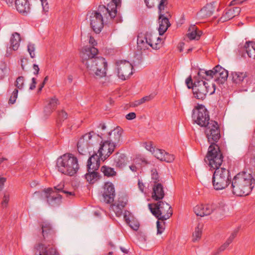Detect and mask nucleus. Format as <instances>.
Listing matches in <instances>:
<instances>
[{"mask_svg": "<svg viewBox=\"0 0 255 255\" xmlns=\"http://www.w3.org/2000/svg\"><path fill=\"white\" fill-rule=\"evenodd\" d=\"M98 53L97 48L85 46L81 52L80 56L88 73L96 79H101L106 76L108 64L104 58L96 56Z\"/></svg>", "mask_w": 255, "mask_h": 255, "instance_id": "1", "label": "nucleus"}, {"mask_svg": "<svg viewBox=\"0 0 255 255\" xmlns=\"http://www.w3.org/2000/svg\"><path fill=\"white\" fill-rule=\"evenodd\" d=\"M255 184V179L252 173L242 171L237 174L233 178L230 185L232 193L238 196L250 194Z\"/></svg>", "mask_w": 255, "mask_h": 255, "instance_id": "2", "label": "nucleus"}, {"mask_svg": "<svg viewBox=\"0 0 255 255\" xmlns=\"http://www.w3.org/2000/svg\"><path fill=\"white\" fill-rule=\"evenodd\" d=\"M42 233L47 244L39 243L36 245L34 249L39 252V255H58L56 248L53 245L55 232L51 224L47 222H43L41 225Z\"/></svg>", "mask_w": 255, "mask_h": 255, "instance_id": "3", "label": "nucleus"}, {"mask_svg": "<svg viewBox=\"0 0 255 255\" xmlns=\"http://www.w3.org/2000/svg\"><path fill=\"white\" fill-rule=\"evenodd\" d=\"M56 168L62 174L73 176L79 168L78 159L71 153H65L57 159Z\"/></svg>", "mask_w": 255, "mask_h": 255, "instance_id": "4", "label": "nucleus"}, {"mask_svg": "<svg viewBox=\"0 0 255 255\" xmlns=\"http://www.w3.org/2000/svg\"><path fill=\"white\" fill-rule=\"evenodd\" d=\"M231 177L229 170L225 168H217L212 177V183L216 190H222L231 184Z\"/></svg>", "mask_w": 255, "mask_h": 255, "instance_id": "5", "label": "nucleus"}, {"mask_svg": "<svg viewBox=\"0 0 255 255\" xmlns=\"http://www.w3.org/2000/svg\"><path fill=\"white\" fill-rule=\"evenodd\" d=\"M148 206L151 213L158 220L164 221L172 215L171 206L165 202L159 201L155 204H148Z\"/></svg>", "mask_w": 255, "mask_h": 255, "instance_id": "6", "label": "nucleus"}, {"mask_svg": "<svg viewBox=\"0 0 255 255\" xmlns=\"http://www.w3.org/2000/svg\"><path fill=\"white\" fill-rule=\"evenodd\" d=\"M204 161L213 169L220 168L223 161V156L218 144L210 145Z\"/></svg>", "mask_w": 255, "mask_h": 255, "instance_id": "7", "label": "nucleus"}, {"mask_svg": "<svg viewBox=\"0 0 255 255\" xmlns=\"http://www.w3.org/2000/svg\"><path fill=\"white\" fill-rule=\"evenodd\" d=\"M194 85L193 93L197 99L203 100L208 93L209 95H212L215 93L216 89L215 84H212V86L210 87L208 83L202 80L197 79L195 80Z\"/></svg>", "mask_w": 255, "mask_h": 255, "instance_id": "8", "label": "nucleus"}, {"mask_svg": "<svg viewBox=\"0 0 255 255\" xmlns=\"http://www.w3.org/2000/svg\"><path fill=\"white\" fill-rule=\"evenodd\" d=\"M192 120L201 127H205L210 122L209 112L203 105L198 104L192 110Z\"/></svg>", "mask_w": 255, "mask_h": 255, "instance_id": "9", "label": "nucleus"}, {"mask_svg": "<svg viewBox=\"0 0 255 255\" xmlns=\"http://www.w3.org/2000/svg\"><path fill=\"white\" fill-rule=\"evenodd\" d=\"M34 195L40 197H44L46 199L47 204L51 207H57L62 202V195L55 192L52 188L44 189L43 193L36 191Z\"/></svg>", "mask_w": 255, "mask_h": 255, "instance_id": "10", "label": "nucleus"}, {"mask_svg": "<svg viewBox=\"0 0 255 255\" xmlns=\"http://www.w3.org/2000/svg\"><path fill=\"white\" fill-rule=\"evenodd\" d=\"M205 133L210 145L217 144L221 137L220 129L218 123L211 120L209 124L205 126Z\"/></svg>", "mask_w": 255, "mask_h": 255, "instance_id": "11", "label": "nucleus"}, {"mask_svg": "<svg viewBox=\"0 0 255 255\" xmlns=\"http://www.w3.org/2000/svg\"><path fill=\"white\" fill-rule=\"evenodd\" d=\"M121 0H112L111 3H109L106 7L103 5L99 6L97 11H94L95 12L100 13L103 17L106 18L110 17L114 18L117 13V8L121 6Z\"/></svg>", "mask_w": 255, "mask_h": 255, "instance_id": "12", "label": "nucleus"}, {"mask_svg": "<svg viewBox=\"0 0 255 255\" xmlns=\"http://www.w3.org/2000/svg\"><path fill=\"white\" fill-rule=\"evenodd\" d=\"M117 73L119 78L125 80L132 74L133 66L127 60H121L116 62Z\"/></svg>", "mask_w": 255, "mask_h": 255, "instance_id": "13", "label": "nucleus"}, {"mask_svg": "<svg viewBox=\"0 0 255 255\" xmlns=\"http://www.w3.org/2000/svg\"><path fill=\"white\" fill-rule=\"evenodd\" d=\"M96 135L94 131H90L88 133L83 135L79 140L77 143V149L80 154L83 155L86 153L87 149L91 144L89 140L92 137Z\"/></svg>", "mask_w": 255, "mask_h": 255, "instance_id": "14", "label": "nucleus"}, {"mask_svg": "<svg viewBox=\"0 0 255 255\" xmlns=\"http://www.w3.org/2000/svg\"><path fill=\"white\" fill-rule=\"evenodd\" d=\"M116 147L114 144H112L106 140L101 141L100 147L98 151L101 159L103 161L107 159L114 152Z\"/></svg>", "mask_w": 255, "mask_h": 255, "instance_id": "15", "label": "nucleus"}, {"mask_svg": "<svg viewBox=\"0 0 255 255\" xmlns=\"http://www.w3.org/2000/svg\"><path fill=\"white\" fill-rule=\"evenodd\" d=\"M90 25L93 31L96 33H99L104 26L103 16L94 11L90 15Z\"/></svg>", "mask_w": 255, "mask_h": 255, "instance_id": "16", "label": "nucleus"}, {"mask_svg": "<svg viewBox=\"0 0 255 255\" xmlns=\"http://www.w3.org/2000/svg\"><path fill=\"white\" fill-rule=\"evenodd\" d=\"M219 208L215 204L197 205L194 208V211L198 216L203 217L211 214Z\"/></svg>", "mask_w": 255, "mask_h": 255, "instance_id": "17", "label": "nucleus"}, {"mask_svg": "<svg viewBox=\"0 0 255 255\" xmlns=\"http://www.w3.org/2000/svg\"><path fill=\"white\" fill-rule=\"evenodd\" d=\"M103 196L106 203L110 204L114 202L115 190L114 186L112 183L107 182L105 184Z\"/></svg>", "mask_w": 255, "mask_h": 255, "instance_id": "18", "label": "nucleus"}, {"mask_svg": "<svg viewBox=\"0 0 255 255\" xmlns=\"http://www.w3.org/2000/svg\"><path fill=\"white\" fill-rule=\"evenodd\" d=\"M215 81L219 84L224 83L228 77V71L218 65L214 67Z\"/></svg>", "mask_w": 255, "mask_h": 255, "instance_id": "19", "label": "nucleus"}, {"mask_svg": "<svg viewBox=\"0 0 255 255\" xmlns=\"http://www.w3.org/2000/svg\"><path fill=\"white\" fill-rule=\"evenodd\" d=\"M167 15H164V14H159V28L158 31L160 35H163L167 30L168 28L170 26L168 16H171L170 14L166 12Z\"/></svg>", "mask_w": 255, "mask_h": 255, "instance_id": "20", "label": "nucleus"}, {"mask_svg": "<svg viewBox=\"0 0 255 255\" xmlns=\"http://www.w3.org/2000/svg\"><path fill=\"white\" fill-rule=\"evenodd\" d=\"M128 202L127 198L122 196L118 198L117 202L112 205V208L117 217H120L123 213V209Z\"/></svg>", "mask_w": 255, "mask_h": 255, "instance_id": "21", "label": "nucleus"}, {"mask_svg": "<svg viewBox=\"0 0 255 255\" xmlns=\"http://www.w3.org/2000/svg\"><path fill=\"white\" fill-rule=\"evenodd\" d=\"M215 2L207 4L198 13L197 16L200 19H204L210 16L215 9Z\"/></svg>", "mask_w": 255, "mask_h": 255, "instance_id": "22", "label": "nucleus"}, {"mask_svg": "<svg viewBox=\"0 0 255 255\" xmlns=\"http://www.w3.org/2000/svg\"><path fill=\"white\" fill-rule=\"evenodd\" d=\"M240 12L241 8L239 7H235L232 8L228 9L223 16L220 18L219 21L221 22L227 21L238 15Z\"/></svg>", "mask_w": 255, "mask_h": 255, "instance_id": "23", "label": "nucleus"}, {"mask_svg": "<svg viewBox=\"0 0 255 255\" xmlns=\"http://www.w3.org/2000/svg\"><path fill=\"white\" fill-rule=\"evenodd\" d=\"M108 135L106 140L110 142L111 143L114 144L117 147L121 140L122 131L118 128L115 129L109 132Z\"/></svg>", "mask_w": 255, "mask_h": 255, "instance_id": "24", "label": "nucleus"}, {"mask_svg": "<svg viewBox=\"0 0 255 255\" xmlns=\"http://www.w3.org/2000/svg\"><path fill=\"white\" fill-rule=\"evenodd\" d=\"M98 153L93 154L88 160L87 169L97 170L100 165V156Z\"/></svg>", "mask_w": 255, "mask_h": 255, "instance_id": "25", "label": "nucleus"}, {"mask_svg": "<svg viewBox=\"0 0 255 255\" xmlns=\"http://www.w3.org/2000/svg\"><path fill=\"white\" fill-rule=\"evenodd\" d=\"M163 187L161 183L155 184L153 187L152 198L155 201H160L164 197Z\"/></svg>", "mask_w": 255, "mask_h": 255, "instance_id": "26", "label": "nucleus"}, {"mask_svg": "<svg viewBox=\"0 0 255 255\" xmlns=\"http://www.w3.org/2000/svg\"><path fill=\"white\" fill-rule=\"evenodd\" d=\"M15 5L19 13L24 14L29 11V3L27 0H15Z\"/></svg>", "mask_w": 255, "mask_h": 255, "instance_id": "27", "label": "nucleus"}, {"mask_svg": "<svg viewBox=\"0 0 255 255\" xmlns=\"http://www.w3.org/2000/svg\"><path fill=\"white\" fill-rule=\"evenodd\" d=\"M114 163L117 167L123 168L126 165V156L124 154L117 152L114 155Z\"/></svg>", "mask_w": 255, "mask_h": 255, "instance_id": "28", "label": "nucleus"}, {"mask_svg": "<svg viewBox=\"0 0 255 255\" xmlns=\"http://www.w3.org/2000/svg\"><path fill=\"white\" fill-rule=\"evenodd\" d=\"M20 41L21 37L19 33L17 32L13 33L10 39L9 48L14 51L17 50L19 47Z\"/></svg>", "mask_w": 255, "mask_h": 255, "instance_id": "29", "label": "nucleus"}, {"mask_svg": "<svg viewBox=\"0 0 255 255\" xmlns=\"http://www.w3.org/2000/svg\"><path fill=\"white\" fill-rule=\"evenodd\" d=\"M143 37L145 39V40L147 41L149 43V45L153 49H157V44L155 43L153 44L154 40L157 39V41L160 40V38L157 37L156 34L155 36H154L151 32L147 31L145 33H142Z\"/></svg>", "mask_w": 255, "mask_h": 255, "instance_id": "30", "label": "nucleus"}, {"mask_svg": "<svg viewBox=\"0 0 255 255\" xmlns=\"http://www.w3.org/2000/svg\"><path fill=\"white\" fill-rule=\"evenodd\" d=\"M58 104V100L55 97L52 98L49 101L48 105L44 108V113L45 116L48 117L50 115L53 111L55 110Z\"/></svg>", "mask_w": 255, "mask_h": 255, "instance_id": "31", "label": "nucleus"}, {"mask_svg": "<svg viewBox=\"0 0 255 255\" xmlns=\"http://www.w3.org/2000/svg\"><path fill=\"white\" fill-rule=\"evenodd\" d=\"M198 76L201 80H205L209 81L212 78H215L214 68L212 70H205L204 69H200L198 73Z\"/></svg>", "mask_w": 255, "mask_h": 255, "instance_id": "32", "label": "nucleus"}, {"mask_svg": "<svg viewBox=\"0 0 255 255\" xmlns=\"http://www.w3.org/2000/svg\"><path fill=\"white\" fill-rule=\"evenodd\" d=\"M88 173L85 174L87 181L90 183L93 184L96 182L100 178V174L95 170L87 169Z\"/></svg>", "mask_w": 255, "mask_h": 255, "instance_id": "33", "label": "nucleus"}, {"mask_svg": "<svg viewBox=\"0 0 255 255\" xmlns=\"http://www.w3.org/2000/svg\"><path fill=\"white\" fill-rule=\"evenodd\" d=\"M188 31V37L191 40H198L202 34V32L198 30L195 25L190 26Z\"/></svg>", "mask_w": 255, "mask_h": 255, "instance_id": "34", "label": "nucleus"}, {"mask_svg": "<svg viewBox=\"0 0 255 255\" xmlns=\"http://www.w3.org/2000/svg\"><path fill=\"white\" fill-rule=\"evenodd\" d=\"M149 46V43L147 41L145 40V39L143 37L142 33L139 34L137 39V50L140 51L145 50L148 48Z\"/></svg>", "mask_w": 255, "mask_h": 255, "instance_id": "35", "label": "nucleus"}, {"mask_svg": "<svg viewBox=\"0 0 255 255\" xmlns=\"http://www.w3.org/2000/svg\"><path fill=\"white\" fill-rule=\"evenodd\" d=\"M233 82L236 84L241 83L244 79L247 77L246 73L239 72H232L231 73Z\"/></svg>", "mask_w": 255, "mask_h": 255, "instance_id": "36", "label": "nucleus"}, {"mask_svg": "<svg viewBox=\"0 0 255 255\" xmlns=\"http://www.w3.org/2000/svg\"><path fill=\"white\" fill-rule=\"evenodd\" d=\"M244 48L248 56L255 59V43L251 41L246 42Z\"/></svg>", "mask_w": 255, "mask_h": 255, "instance_id": "37", "label": "nucleus"}, {"mask_svg": "<svg viewBox=\"0 0 255 255\" xmlns=\"http://www.w3.org/2000/svg\"><path fill=\"white\" fill-rule=\"evenodd\" d=\"M101 171L103 173L104 176L107 177H113L117 174V172L113 168L106 165L101 167Z\"/></svg>", "mask_w": 255, "mask_h": 255, "instance_id": "38", "label": "nucleus"}, {"mask_svg": "<svg viewBox=\"0 0 255 255\" xmlns=\"http://www.w3.org/2000/svg\"><path fill=\"white\" fill-rule=\"evenodd\" d=\"M68 118L67 113L62 110L60 111H59L58 113V117L57 119V125L58 127H60L62 125V122H63L65 120L67 119Z\"/></svg>", "mask_w": 255, "mask_h": 255, "instance_id": "39", "label": "nucleus"}, {"mask_svg": "<svg viewBox=\"0 0 255 255\" xmlns=\"http://www.w3.org/2000/svg\"><path fill=\"white\" fill-rule=\"evenodd\" d=\"M124 218L127 223L129 227L134 231H137L139 227V224L137 221L132 220L130 221L128 217L126 215H125Z\"/></svg>", "mask_w": 255, "mask_h": 255, "instance_id": "40", "label": "nucleus"}, {"mask_svg": "<svg viewBox=\"0 0 255 255\" xmlns=\"http://www.w3.org/2000/svg\"><path fill=\"white\" fill-rule=\"evenodd\" d=\"M168 4L167 0H160L158 5V13L164 14V10L167 8Z\"/></svg>", "mask_w": 255, "mask_h": 255, "instance_id": "41", "label": "nucleus"}, {"mask_svg": "<svg viewBox=\"0 0 255 255\" xmlns=\"http://www.w3.org/2000/svg\"><path fill=\"white\" fill-rule=\"evenodd\" d=\"M153 96H152V95L145 96L138 100L135 101L132 104V106L137 107V106L145 103V102L149 101L151 100V99H153Z\"/></svg>", "mask_w": 255, "mask_h": 255, "instance_id": "42", "label": "nucleus"}, {"mask_svg": "<svg viewBox=\"0 0 255 255\" xmlns=\"http://www.w3.org/2000/svg\"><path fill=\"white\" fill-rule=\"evenodd\" d=\"M24 84V78L23 76H19L16 80L14 86L17 89H22L23 88Z\"/></svg>", "mask_w": 255, "mask_h": 255, "instance_id": "43", "label": "nucleus"}, {"mask_svg": "<svg viewBox=\"0 0 255 255\" xmlns=\"http://www.w3.org/2000/svg\"><path fill=\"white\" fill-rule=\"evenodd\" d=\"M202 234L201 229L199 228V226L195 228L194 232L193 233V241L196 242L199 240L201 238Z\"/></svg>", "mask_w": 255, "mask_h": 255, "instance_id": "44", "label": "nucleus"}, {"mask_svg": "<svg viewBox=\"0 0 255 255\" xmlns=\"http://www.w3.org/2000/svg\"><path fill=\"white\" fill-rule=\"evenodd\" d=\"M165 151L164 150L160 149H156L154 150L153 154L157 159L162 161L163 158L164 157V154Z\"/></svg>", "mask_w": 255, "mask_h": 255, "instance_id": "45", "label": "nucleus"}, {"mask_svg": "<svg viewBox=\"0 0 255 255\" xmlns=\"http://www.w3.org/2000/svg\"><path fill=\"white\" fill-rule=\"evenodd\" d=\"M151 179L154 180L155 184L158 183L159 181V176L157 170L155 168H153L151 170Z\"/></svg>", "mask_w": 255, "mask_h": 255, "instance_id": "46", "label": "nucleus"}, {"mask_svg": "<svg viewBox=\"0 0 255 255\" xmlns=\"http://www.w3.org/2000/svg\"><path fill=\"white\" fill-rule=\"evenodd\" d=\"M18 90L17 89H15L13 91L11 96L9 98L8 103L9 104H13L17 98Z\"/></svg>", "mask_w": 255, "mask_h": 255, "instance_id": "47", "label": "nucleus"}, {"mask_svg": "<svg viewBox=\"0 0 255 255\" xmlns=\"http://www.w3.org/2000/svg\"><path fill=\"white\" fill-rule=\"evenodd\" d=\"M35 49V45L32 43H28L27 45V51H28L31 58H33L35 57L34 51Z\"/></svg>", "mask_w": 255, "mask_h": 255, "instance_id": "48", "label": "nucleus"}, {"mask_svg": "<svg viewBox=\"0 0 255 255\" xmlns=\"http://www.w3.org/2000/svg\"><path fill=\"white\" fill-rule=\"evenodd\" d=\"M164 156V157L163 158L162 161H164L166 162H172L175 158L174 155L170 154L166 152H165Z\"/></svg>", "mask_w": 255, "mask_h": 255, "instance_id": "49", "label": "nucleus"}, {"mask_svg": "<svg viewBox=\"0 0 255 255\" xmlns=\"http://www.w3.org/2000/svg\"><path fill=\"white\" fill-rule=\"evenodd\" d=\"M9 200V196L8 194L4 193L2 201L1 202V206L3 208H6L7 206Z\"/></svg>", "mask_w": 255, "mask_h": 255, "instance_id": "50", "label": "nucleus"}, {"mask_svg": "<svg viewBox=\"0 0 255 255\" xmlns=\"http://www.w3.org/2000/svg\"><path fill=\"white\" fill-rule=\"evenodd\" d=\"M64 187V183H60L59 184L57 185V186H54V188H53V189L55 192H56L57 193L59 194L60 192L63 193V191H64V190H63Z\"/></svg>", "mask_w": 255, "mask_h": 255, "instance_id": "51", "label": "nucleus"}, {"mask_svg": "<svg viewBox=\"0 0 255 255\" xmlns=\"http://www.w3.org/2000/svg\"><path fill=\"white\" fill-rule=\"evenodd\" d=\"M229 246V244L226 242L223 245H222L218 249V250L216 252H215L213 254V255H218L220 253L224 251Z\"/></svg>", "mask_w": 255, "mask_h": 255, "instance_id": "52", "label": "nucleus"}, {"mask_svg": "<svg viewBox=\"0 0 255 255\" xmlns=\"http://www.w3.org/2000/svg\"><path fill=\"white\" fill-rule=\"evenodd\" d=\"M156 225H157V234H162L164 230V227H163V226L164 225V222L163 223V225H161L160 223V222L158 220V221L156 222Z\"/></svg>", "mask_w": 255, "mask_h": 255, "instance_id": "53", "label": "nucleus"}, {"mask_svg": "<svg viewBox=\"0 0 255 255\" xmlns=\"http://www.w3.org/2000/svg\"><path fill=\"white\" fill-rule=\"evenodd\" d=\"M185 83L188 89L192 88L193 89V88L194 87V83L192 82V79L191 76L186 79Z\"/></svg>", "mask_w": 255, "mask_h": 255, "instance_id": "54", "label": "nucleus"}, {"mask_svg": "<svg viewBox=\"0 0 255 255\" xmlns=\"http://www.w3.org/2000/svg\"><path fill=\"white\" fill-rule=\"evenodd\" d=\"M6 71V68L4 64H3L0 67V79H2L4 78Z\"/></svg>", "mask_w": 255, "mask_h": 255, "instance_id": "55", "label": "nucleus"}, {"mask_svg": "<svg viewBox=\"0 0 255 255\" xmlns=\"http://www.w3.org/2000/svg\"><path fill=\"white\" fill-rule=\"evenodd\" d=\"M126 118L127 120H132L136 118V114L134 112H131L127 114Z\"/></svg>", "mask_w": 255, "mask_h": 255, "instance_id": "56", "label": "nucleus"}, {"mask_svg": "<svg viewBox=\"0 0 255 255\" xmlns=\"http://www.w3.org/2000/svg\"><path fill=\"white\" fill-rule=\"evenodd\" d=\"M144 2L148 7L151 8L154 5V0H144Z\"/></svg>", "mask_w": 255, "mask_h": 255, "instance_id": "57", "label": "nucleus"}, {"mask_svg": "<svg viewBox=\"0 0 255 255\" xmlns=\"http://www.w3.org/2000/svg\"><path fill=\"white\" fill-rule=\"evenodd\" d=\"M36 79L35 78H32V83H31L29 89L31 90H32L34 89L36 87Z\"/></svg>", "mask_w": 255, "mask_h": 255, "instance_id": "58", "label": "nucleus"}, {"mask_svg": "<svg viewBox=\"0 0 255 255\" xmlns=\"http://www.w3.org/2000/svg\"><path fill=\"white\" fill-rule=\"evenodd\" d=\"M41 1V4L43 7V9L44 11H47L48 9V3L46 2L47 0H40Z\"/></svg>", "mask_w": 255, "mask_h": 255, "instance_id": "59", "label": "nucleus"}, {"mask_svg": "<svg viewBox=\"0 0 255 255\" xmlns=\"http://www.w3.org/2000/svg\"><path fill=\"white\" fill-rule=\"evenodd\" d=\"M246 0H233L231 1L230 5H233L236 4H241Z\"/></svg>", "mask_w": 255, "mask_h": 255, "instance_id": "60", "label": "nucleus"}, {"mask_svg": "<svg viewBox=\"0 0 255 255\" xmlns=\"http://www.w3.org/2000/svg\"><path fill=\"white\" fill-rule=\"evenodd\" d=\"M89 43L91 44L92 46L87 45L86 46H91L95 47L94 46L96 45L97 44L94 38L91 36H90L89 39Z\"/></svg>", "mask_w": 255, "mask_h": 255, "instance_id": "61", "label": "nucleus"}, {"mask_svg": "<svg viewBox=\"0 0 255 255\" xmlns=\"http://www.w3.org/2000/svg\"><path fill=\"white\" fill-rule=\"evenodd\" d=\"M33 68L34 69L33 74L35 75H37L39 71V68L38 65L36 64H34L33 65Z\"/></svg>", "mask_w": 255, "mask_h": 255, "instance_id": "62", "label": "nucleus"}, {"mask_svg": "<svg viewBox=\"0 0 255 255\" xmlns=\"http://www.w3.org/2000/svg\"><path fill=\"white\" fill-rule=\"evenodd\" d=\"M6 181V178L4 177H0V189L1 190L4 185V182Z\"/></svg>", "mask_w": 255, "mask_h": 255, "instance_id": "63", "label": "nucleus"}, {"mask_svg": "<svg viewBox=\"0 0 255 255\" xmlns=\"http://www.w3.org/2000/svg\"><path fill=\"white\" fill-rule=\"evenodd\" d=\"M184 45V43H183V42H180L178 44V48L179 51L180 52L183 51Z\"/></svg>", "mask_w": 255, "mask_h": 255, "instance_id": "64", "label": "nucleus"}]
</instances>
